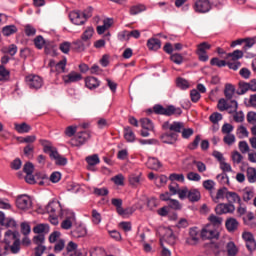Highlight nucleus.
<instances>
[{
    "label": "nucleus",
    "instance_id": "obj_44",
    "mask_svg": "<svg viewBox=\"0 0 256 256\" xmlns=\"http://www.w3.org/2000/svg\"><path fill=\"white\" fill-rule=\"evenodd\" d=\"M209 221L211 224H208V225H213L215 229V227H219L221 223H223V218L216 216L215 214H212L209 216Z\"/></svg>",
    "mask_w": 256,
    "mask_h": 256
},
{
    "label": "nucleus",
    "instance_id": "obj_8",
    "mask_svg": "<svg viewBox=\"0 0 256 256\" xmlns=\"http://www.w3.org/2000/svg\"><path fill=\"white\" fill-rule=\"evenodd\" d=\"M25 82L30 89H35V91L43 87V78H41L39 75L30 74L25 77Z\"/></svg>",
    "mask_w": 256,
    "mask_h": 256
},
{
    "label": "nucleus",
    "instance_id": "obj_7",
    "mask_svg": "<svg viewBox=\"0 0 256 256\" xmlns=\"http://www.w3.org/2000/svg\"><path fill=\"white\" fill-rule=\"evenodd\" d=\"M192 7L200 15H205V13H209L212 9L211 1L209 0H195Z\"/></svg>",
    "mask_w": 256,
    "mask_h": 256
},
{
    "label": "nucleus",
    "instance_id": "obj_33",
    "mask_svg": "<svg viewBox=\"0 0 256 256\" xmlns=\"http://www.w3.org/2000/svg\"><path fill=\"white\" fill-rule=\"evenodd\" d=\"M228 256H236L239 253V248L235 245V242L230 241L226 245Z\"/></svg>",
    "mask_w": 256,
    "mask_h": 256
},
{
    "label": "nucleus",
    "instance_id": "obj_55",
    "mask_svg": "<svg viewBox=\"0 0 256 256\" xmlns=\"http://www.w3.org/2000/svg\"><path fill=\"white\" fill-rule=\"evenodd\" d=\"M170 61H172V63H175V65H182L183 55H181L179 53H174V54L170 55Z\"/></svg>",
    "mask_w": 256,
    "mask_h": 256
},
{
    "label": "nucleus",
    "instance_id": "obj_19",
    "mask_svg": "<svg viewBox=\"0 0 256 256\" xmlns=\"http://www.w3.org/2000/svg\"><path fill=\"white\" fill-rule=\"evenodd\" d=\"M186 243H188V245H197V243H199V231L197 230V227L190 228L189 237L187 238Z\"/></svg>",
    "mask_w": 256,
    "mask_h": 256
},
{
    "label": "nucleus",
    "instance_id": "obj_39",
    "mask_svg": "<svg viewBox=\"0 0 256 256\" xmlns=\"http://www.w3.org/2000/svg\"><path fill=\"white\" fill-rule=\"evenodd\" d=\"M0 81H9L11 79V71L7 70L5 66L0 65Z\"/></svg>",
    "mask_w": 256,
    "mask_h": 256
},
{
    "label": "nucleus",
    "instance_id": "obj_59",
    "mask_svg": "<svg viewBox=\"0 0 256 256\" xmlns=\"http://www.w3.org/2000/svg\"><path fill=\"white\" fill-rule=\"evenodd\" d=\"M228 57H232V61H239V59H243V51L234 50L232 53H228Z\"/></svg>",
    "mask_w": 256,
    "mask_h": 256
},
{
    "label": "nucleus",
    "instance_id": "obj_57",
    "mask_svg": "<svg viewBox=\"0 0 256 256\" xmlns=\"http://www.w3.org/2000/svg\"><path fill=\"white\" fill-rule=\"evenodd\" d=\"M24 33L27 37H34L37 34V29L30 24H27L24 28Z\"/></svg>",
    "mask_w": 256,
    "mask_h": 256
},
{
    "label": "nucleus",
    "instance_id": "obj_10",
    "mask_svg": "<svg viewBox=\"0 0 256 256\" xmlns=\"http://www.w3.org/2000/svg\"><path fill=\"white\" fill-rule=\"evenodd\" d=\"M211 49V44L208 42H202L197 45L196 54L198 55L199 61H202L203 63H207L209 61V55H207V51Z\"/></svg>",
    "mask_w": 256,
    "mask_h": 256
},
{
    "label": "nucleus",
    "instance_id": "obj_45",
    "mask_svg": "<svg viewBox=\"0 0 256 256\" xmlns=\"http://www.w3.org/2000/svg\"><path fill=\"white\" fill-rule=\"evenodd\" d=\"M199 143H201V135H196L194 140L188 144L189 151H195L199 148Z\"/></svg>",
    "mask_w": 256,
    "mask_h": 256
},
{
    "label": "nucleus",
    "instance_id": "obj_31",
    "mask_svg": "<svg viewBox=\"0 0 256 256\" xmlns=\"http://www.w3.org/2000/svg\"><path fill=\"white\" fill-rule=\"evenodd\" d=\"M224 95L227 101H231L235 95V86L233 84H226L224 89Z\"/></svg>",
    "mask_w": 256,
    "mask_h": 256
},
{
    "label": "nucleus",
    "instance_id": "obj_53",
    "mask_svg": "<svg viewBox=\"0 0 256 256\" xmlns=\"http://www.w3.org/2000/svg\"><path fill=\"white\" fill-rule=\"evenodd\" d=\"M59 49L62 53H64L65 55H68L69 52L72 50V44L70 42H62L59 45Z\"/></svg>",
    "mask_w": 256,
    "mask_h": 256
},
{
    "label": "nucleus",
    "instance_id": "obj_63",
    "mask_svg": "<svg viewBox=\"0 0 256 256\" xmlns=\"http://www.w3.org/2000/svg\"><path fill=\"white\" fill-rule=\"evenodd\" d=\"M190 97L192 103H198L199 99H201V93L197 89H193L190 91Z\"/></svg>",
    "mask_w": 256,
    "mask_h": 256
},
{
    "label": "nucleus",
    "instance_id": "obj_49",
    "mask_svg": "<svg viewBox=\"0 0 256 256\" xmlns=\"http://www.w3.org/2000/svg\"><path fill=\"white\" fill-rule=\"evenodd\" d=\"M254 195L255 194H254L253 190L246 188L243 190L242 199H243V201H245V203H249V201H251V199H253Z\"/></svg>",
    "mask_w": 256,
    "mask_h": 256
},
{
    "label": "nucleus",
    "instance_id": "obj_16",
    "mask_svg": "<svg viewBox=\"0 0 256 256\" xmlns=\"http://www.w3.org/2000/svg\"><path fill=\"white\" fill-rule=\"evenodd\" d=\"M84 83L85 87H87V89L90 91H95V89H98V87L101 86V81L95 76H87L84 79Z\"/></svg>",
    "mask_w": 256,
    "mask_h": 256
},
{
    "label": "nucleus",
    "instance_id": "obj_47",
    "mask_svg": "<svg viewBox=\"0 0 256 256\" xmlns=\"http://www.w3.org/2000/svg\"><path fill=\"white\" fill-rule=\"evenodd\" d=\"M244 43L245 45L243 46V51H247L249 49H251V47H253V45H255L256 43V37H247L244 38Z\"/></svg>",
    "mask_w": 256,
    "mask_h": 256
},
{
    "label": "nucleus",
    "instance_id": "obj_48",
    "mask_svg": "<svg viewBox=\"0 0 256 256\" xmlns=\"http://www.w3.org/2000/svg\"><path fill=\"white\" fill-rule=\"evenodd\" d=\"M176 85L179 89L183 91L189 89V82L185 78L178 77L176 79Z\"/></svg>",
    "mask_w": 256,
    "mask_h": 256
},
{
    "label": "nucleus",
    "instance_id": "obj_18",
    "mask_svg": "<svg viewBox=\"0 0 256 256\" xmlns=\"http://www.w3.org/2000/svg\"><path fill=\"white\" fill-rule=\"evenodd\" d=\"M87 47H91V43L84 42L82 39L72 42V51L76 53L85 51Z\"/></svg>",
    "mask_w": 256,
    "mask_h": 256
},
{
    "label": "nucleus",
    "instance_id": "obj_14",
    "mask_svg": "<svg viewBox=\"0 0 256 256\" xmlns=\"http://www.w3.org/2000/svg\"><path fill=\"white\" fill-rule=\"evenodd\" d=\"M216 215H227V213H235V205L229 203H220L215 207Z\"/></svg>",
    "mask_w": 256,
    "mask_h": 256
},
{
    "label": "nucleus",
    "instance_id": "obj_30",
    "mask_svg": "<svg viewBox=\"0 0 256 256\" xmlns=\"http://www.w3.org/2000/svg\"><path fill=\"white\" fill-rule=\"evenodd\" d=\"M93 33H95V29L93 27H88L81 35V40L85 43H91V38L93 37Z\"/></svg>",
    "mask_w": 256,
    "mask_h": 256
},
{
    "label": "nucleus",
    "instance_id": "obj_34",
    "mask_svg": "<svg viewBox=\"0 0 256 256\" xmlns=\"http://www.w3.org/2000/svg\"><path fill=\"white\" fill-rule=\"evenodd\" d=\"M40 143L43 146L44 153H49V157H51L52 152L57 151V148L51 146V142L47 140H40Z\"/></svg>",
    "mask_w": 256,
    "mask_h": 256
},
{
    "label": "nucleus",
    "instance_id": "obj_27",
    "mask_svg": "<svg viewBox=\"0 0 256 256\" xmlns=\"http://www.w3.org/2000/svg\"><path fill=\"white\" fill-rule=\"evenodd\" d=\"M147 47L150 51H159L161 40L158 38H150L147 41Z\"/></svg>",
    "mask_w": 256,
    "mask_h": 256
},
{
    "label": "nucleus",
    "instance_id": "obj_4",
    "mask_svg": "<svg viewBox=\"0 0 256 256\" xmlns=\"http://www.w3.org/2000/svg\"><path fill=\"white\" fill-rule=\"evenodd\" d=\"M111 203L116 207V213L120 217H123V219H128V217L135 213V207L133 206L123 208V199L121 198H112Z\"/></svg>",
    "mask_w": 256,
    "mask_h": 256
},
{
    "label": "nucleus",
    "instance_id": "obj_60",
    "mask_svg": "<svg viewBox=\"0 0 256 256\" xmlns=\"http://www.w3.org/2000/svg\"><path fill=\"white\" fill-rule=\"evenodd\" d=\"M77 133V126H68L66 127L64 134L66 137H75V134Z\"/></svg>",
    "mask_w": 256,
    "mask_h": 256
},
{
    "label": "nucleus",
    "instance_id": "obj_24",
    "mask_svg": "<svg viewBox=\"0 0 256 256\" xmlns=\"http://www.w3.org/2000/svg\"><path fill=\"white\" fill-rule=\"evenodd\" d=\"M146 167L148 169H152L153 171H159L163 165L161 164V161L155 157L148 158V161L146 162Z\"/></svg>",
    "mask_w": 256,
    "mask_h": 256
},
{
    "label": "nucleus",
    "instance_id": "obj_17",
    "mask_svg": "<svg viewBox=\"0 0 256 256\" xmlns=\"http://www.w3.org/2000/svg\"><path fill=\"white\" fill-rule=\"evenodd\" d=\"M83 79V75L80 73H77L75 71H71L68 75H64L62 77L63 82L66 85H69V83H77L78 81H81Z\"/></svg>",
    "mask_w": 256,
    "mask_h": 256
},
{
    "label": "nucleus",
    "instance_id": "obj_40",
    "mask_svg": "<svg viewBox=\"0 0 256 256\" xmlns=\"http://www.w3.org/2000/svg\"><path fill=\"white\" fill-rule=\"evenodd\" d=\"M23 153L28 159H33V155L35 153V145L27 144L23 149Z\"/></svg>",
    "mask_w": 256,
    "mask_h": 256
},
{
    "label": "nucleus",
    "instance_id": "obj_15",
    "mask_svg": "<svg viewBox=\"0 0 256 256\" xmlns=\"http://www.w3.org/2000/svg\"><path fill=\"white\" fill-rule=\"evenodd\" d=\"M69 19L74 25H85V23H87L83 14L79 10L71 11L69 13Z\"/></svg>",
    "mask_w": 256,
    "mask_h": 256
},
{
    "label": "nucleus",
    "instance_id": "obj_35",
    "mask_svg": "<svg viewBox=\"0 0 256 256\" xmlns=\"http://www.w3.org/2000/svg\"><path fill=\"white\" fill-rule=\"evenodd\" d=\"M227 193H229V189H227V187H222L218 189L216 197L213 198L214 203H219V199H225Z\"/></svg>",
    "mask_w": 256,
    "mask_h": 256
},
{
    "label": "nucleus",
    "instance_id": "obj_58",
    "mask_svg": "<svg viewBox=\"0 0 256 256\" xmlns=\"http://www.w3.org/2000/svg\"><path fill=\"white\" fill-rule=\"evenodd\" d=\"M222 119L223 115H221V113L219 112H214L209 117V121H211V123H213L214 125H217V123H219V121H221Z\"/></svg>",
    "mask_w": 256,
    "mask_h": 256
},
{
    "label": "nucleus",
    "instance_id": "obj_38",
    "mask_svg": "<svg viewBox=\"0 0 256 256\" xmlns=\"http://www.w3.org/2000/svg\"><path fill=\"white\" fill-rule=\"evenodd\" d=\"M33 232L37 235H43V233H49V225L38 224L33 228Z\"/></svg>",
    "mask_w": 256,
    "mask_h": 256
},
{
    "label": "nucleus",
    "instance_id": "obj_3",
    "mask_svg": "<svg viewBox=\"0 0 256 256\" xmlns=\"http://www.w3.org/2000/svg\"><path fill=\"white\" fill-rule=\"evenodd\" d=\"M147 113H155V115H164V117H181L183 115V110L179 107H175L174 105L163 106L161 104H155L153 108H149Z\"/></svg>",
    "mask_w": 256,
    "mask_h": 256
},
{
    "label": "nucleus",
    "instance_id": "obj_56",
    "mask_svg": "<svg viewBox=\"0 0 256 256\" xmlns=\"http://www.w3.org/2000/svg\"><path fill=\"white\" fill-rule=\"evenodd\" d=\"M34 45L36 49H43V47H45V38H43L41 35L36 36L34 39Z\"/></svg>",
    "mask_w": 256,
    "mask_h": 256
},
{
    "label": "nucleus",
    "instance_id": "obj_43",
    "mask_svg": "<svg viewBox=\"0 0 256 256\" xmlns=\"http://www.w3.org/2000/svg\"><path fill=\"white\" fill-rule=\"evenodd\" d=\"M67 58H63L58 63H56L57 73H67Z\"/></svg>",
    "mask_w": 256,
    "mask_h": 256
},
{
    "label": "nucleus",
    "instance_id": "obj_50",
    "mask_svg": "<svg viewBox=\"0 0 256 256\" xmlns=\"http://www.w3.org/2000/svg\"><path fill=\"white\" fill-rule=\"evenodd\" d=\"M93 194L96 195V197H107L109 195V189L103 187V188H94Z\"/></svg>",
    "mask_w": 256,
    "mask_h": 256
},
{
    "label": "nucleus",
    "instance_id": "obj_29",
    "mask_svg": "<svg viewBox=\"0 0 256 256\" xmlns=\"http://www.w3.org/2000/svg\"><path fill=\"white\" fill-rule=\"evenodd\" d=\"M188 200L191 203H197V201L201 200V192L197 189L188 190Z\"/></svg>",
    "mask_w": 256,
    "mask_h": 256
},
{
    "label": "nucleus",
    "instance_id": "obj_5",
    "mask_svg": "<svg viewBox=\"0 0 256 256\" xmlns=\"http://www.w3.org/2000/svg\"><path fill=\"white\" fill-rule=\"evenodd\" d=\"M91 139V132L89 130H84L77 132L75 137L72 138L68 143L71 147H82L85 145L87 140Z\"/></svg>",
    "mask_w": 256,
    "mask_h": 256
},
{
    "label": "nucleus",
    "instance_id": "obj_6",
    "mask_svg": "<svg viewBox=\"0 0 256 256\" xmlns=\"http://www.w3.org/2000/svg\"><path fill=\"white\" fill-rule=\"evenodd\" d=\"M217 107L220 111H228V113H237V109H239V104L236 100H230L227 102L225 98H221L218 101Z\"/></svg>",
    "mask_w": 256,
    "mask_h": 256
},
{
    "label": "nucleus",
    "instance_id": "obj_41",
    "mask_svg": "<svg viewBox=\"0 0 256 256\" xmlns=\"http://www.w3.org/2000/svg\"><path fill=\"white\" fill-rule=\"evenodd\" d=\"M17 32V26L15 25H8L2 28V33L4 37H9L11 35H14V33Z\"/></svg>",
    "mask_w": 256,
    "mask_h": 256
},
{
    "label": "nucleus",
    "instance_id": "obj_61",
    "mask_svg": "<svg viewBox=\"0 0 256 256\" xmlns=\"http://www.w3.org/2000/svg\"><path fill=\"white\" fill-rule=\"evenodd\" d=\"M77 243L70 241L67 246H66V251L68 254H70V256H73V253H75V251H77Z\"/></svg>",
    "mask_w": 256,
    "mask_h": 256
},
{
    "label": "nucleus",
    "instance_id": "obj_28",
    "mask_svg": "<svg viewBox=\"0 0 256 256\" xmlns=\"http://www.w3.org/2000/svg\"><path fill=\"white\" fill-rule=\"evenodd\" d=\"M124 139L127 143H135V132H133V129L129 126L124 127Z\"/></svg>",
    "mask_w": 256,
    "mask_h": 256
},
{
    "label": "nucleus",
    "instance_id": "obj_25",
    "mask_svg": "<svg viewBox=\"0 0 256 256\" xmlns=\"http://www.w3.org/2000/svg\"><path fill=\"white\" fill-rule=\"evenodd\" d=\"M50 159H54L56 165L59 167H65L67 165V158L61 156L58 151H54L50 154Z\"/></svg>",
    "mask_w": 256,
    "mask_h": 256
},
{
    "label": "nucleus",
    "instance_id": "obj_11",
    "mask_svg": "<svg viewBox=\"0 0 256 256\" xmlns=\"http://www.w3.org/2000/svg\"><path fill=\"white\" fill-rule=\"evenodd\" d=\"M140 124L142 127V130L140 131L141 137H149V131L155 130V125L153 124V121H151V119L149 118L140 119Z\"/></svg>",
    "mask_w": 256,
    "mask_h": 256
},
{
    "label": "nucleus",
    "instance_id": "obj_37",
    "mask_svg": "<svg viewBox=\"0 0 256 256\" xmlns=\"http://www.w3.org/2000/svg\"><path fill=\"white\" fill-rule=\"evenodd\" d=\"M143 11H147V6L144 4H137L130 8V15H139V13H143Z\"/></svg>",
    "mask_w": 256,
    "mask_h": 256
},
{
    "label": "nucleus",
    "instance_id": "obj_20",
    "mask_svg": "<svg viewBox=\"0 0 256 256\" xmlns=\"http://www.w3.org/2000/svg\"><path fill=\"white\" fill-rule=\"evenodd\" d=\"M86 163L88 164V171H95V165H99V163H101V160L99 159V155L94 154L86 157Z\"/></svg>",
    "mask_w": 256,
    "mask_h": 256
},
{
    "label": "nucleus",
    "instance_id": "obj_26",
    "mask_svg": "<svg viewBox=\"0 0 256 256\" xmlns=\"http://www.w3.org/2000/svg\"><path fill=\"white\" fill-rule=\"evenodd\" d=\"M225 227L229 233H233L239 228V221L235 218H228L225 222Z\"/></svg>",
    "mask_w": 256,
    "mask_h": 256
},
{
    "label": "nucleus",
    "instance_id": "obj_42",
    "mask_svg": "<svg viewBox=\"0 0 256 256\" xmlns=\"http://www.w3.org/2000/svg\"><path fill=\"white\" fill-rule=\"evenodd\" d=\"M238 90H237V95H245V93H247V91H250L249 88V83L245 82V81H240L238 83Z\"/></svg>",
    "mask_w": 256,
    "mask_h": 256
},
{
    "label": "nucleus",
    "instance_id": "obj_21",
    "mask_svg": "<svg viewBox=\"0 0 256 256\" xmlns=\"http://www.w3.org/2000/svg\"><path fill=\"white\" fill-rule=\"evenodd\" d=\"M32 129L33 128L31 127V125H29L26 122L14 123V130L17 131L20 135H24L25 133H30Z\"/></svg>",
    "mask_w": 256,
    "mask_h": 256
},
{
    "label": "nucleus",
    "instance_id": "obj_32",
    "mask_svg": "<svg viewBox=\"0 0 256 256\" xmlns=\"http://www.w3.org/2000/svg\"><path fill=\"white\" fill-rule=\"evenodd\" d=\"M73 221H75V214H72L69 217H66L65 220L61 223V228L65 229L66 231H69L73 227Z\"/></svg>",
    "mask_w": 256,
    "mask_h": 256
},
{
    "label": "nucleus",
    "instance_id": "obj_46",
    "mask_svg": "<svg viewBox=\"0 0 256 256\" xmlns=\"http://www.w3.org/2000/svg\"><path fill=\"white\" fill-rule=\"evenodd\" d=\"M180 133L182 134V139H190L195 131L193 130V128H185V123H183V127Z\"/></svg>",
    "mask_w": 256,
    "mask_h": 256
},
{
    "label": "nucleus",
    "instance_id": "obj_1",
    "mask_svg": "<svg viewBox=\"0 0 256 256\" xmlns=\"http://www.w3.org/2000/svg\"><path fill=\"white\" fill-rule=\"evenodd\" d=\"M162 129L163 131L170 132L162 133L160 135V141L166 145H175V143L179 141V133H181V129H183V122L174 121L169 123V121H166L162 124Z\"/></svg>",
    "mask_w": 256,
    "mask_h": 256
},
{
    "label": "nucleus",
    "instance_id": "obj_23",
    "mask_svg": "<svg viewBox=\"0 0 256 256\" xmlns=\"http://www.w3.org/2000/svg\"><path fill=\"white\" fill-rule=\"evenodd\" d=\"M226 199L229 205H234V203H238V205H243V202L241 201V196H239V194H237L236 192L228 191L226 193Z\"/></svg>",
    "mask_w": 256,
    "mask_h": 256
},
{
    "label": "nucleus",
    "instance_id": "obj_22",
    "mask_svg": "<svg viewBox=\"0 0 256 256\" xmlns=\"http://www.w3.org/2000/svg\"><path fill=\"white\" fill-rule=\"evenodd\" d=\"M71 235L74 239H81V237H85V235H87V228L83 225H78L73 228Z\"/></svg>",
    "mask_w": 256,
    "mask_h": 256
},
{
    "label": "nucleus",
    "instance_id": "obj_2",
    "mask_svg": "<svg viewBox=\"0 0 256 256\" xmlns=\"http://www.w3.org/2000/svg\"><path fill=\"white\" fill-rule=\"evenodd\" d=\"M4 243L5 251H7V249L10 247L11 253L17 255V253L21 251V234H19L17 231L7 230L5 232Z\"/></svg>",
    "mask_w": 256,
    "mask_h": 256
},
{
    "label": "nucleus",
    "instance_id": "obj_52",
    "mask_svg": "<svg viewBox=\"0 0 256 256\" xmlns=\"http://www.w3.org/2000/svg\"><path fill=\"white\" fill-rule=\"evenodd\" d=\"M247 179L250 183L256 182V169L253 167H249L247 169Z\"/></svg>",
    "mask_w": 256,
    "mask_h": 256
},
{
    "label": "nucleus",
    "instance_id": "obj_13",
    "mask_svg": "<svg viewBox=\"0 0 256 256\" xmlns=\"http://www.w3.org/2000/svg\"><path fill=\"white\" fill-rule=\"evenodd\" d=\"M63 207H61V202L57 200H52L46 206V213L49 215H61Z\"/></svg>",
    "mask_w": 256,
    "mask_h": 256
},
{
    "label": "nucleus",
    "instance_id": "obj_62",
    "mask_svg": "<svg viewBox=\"0 0 256 256\" xmlns=\"http://www.w3.org/2000/svg\"><path fill=\"white\" fill-rule=\"evenodd\" d=\"M24 173L26 175H33V171H35V166L31 162H26L24 167H23Z\"/></svg>",
    "mask_w": 256,
    "mask_h": 256
},
{
    "label": "nucleus",
    "instance_id": "obj_9",
    "mask_svg": "<svg viewBox=\"0 0 256 256\" xmlns=\"http://www.w3.org/2000/svg\"><path fill=\"white\" fill-rule=\"evenodd\" d=\"M200 237L203 239V241H207V239H219V231H217L213 225L207 224L201 230Z\"/></svg>",
    "mask_w": 256,
    "mask_h": 256
},
{
    "label": "nucleus",
    "instance_id": "obj_12",
    "mask_svg": "<svg viewBox=\"0 0 256 256\" xmlns=\"http://www.w3.org/2000/svg\"><path fill=\"white\" fill-rule=\"evenodd\" d=\"M31 205H33V203L31 201V197H29L28 195H20L16 199V206L18 209H21L22 211L31 209Z\"/></svg>",
    "mask_w": 256,
    "mask_h": 256
},
{
    "label": "nucleus",
    "instance_id": "obj_51",
    "mask_svg": "<svg viewBox=\"0 0 256 256\" xmlns=\"http://www.w3.org/2000/svg\"><path fill=\"white\" fill-rule=\"evenodd\" d=\"M32 241L34 245H37V247H43V243H45V234H38L34 236Z\"/></svg>",
    "mask_w": 256,
    "mask_h": 256
},
{
    "label": "nucleus",
    "instance_id": "obj_36",
    "mask_svg": "<svg viewBox=\"0 0 256 256\" xmlns=\"http://www.w3.org/2000/svg\"><path fill=\"white\" fill-rule=\"evenodd\" d=\"M164 239L169 243V245H175V241H177V236L173 233L171 228H168L166 234L164 235Z\"/></svg>",
    "mask_w": 256,
    "mask_h": 256
},
{
    "label": "nucleus",
    "instance_id": "obj_64",
    "mask_svg": "<svg viewBox=\"0 0 256 256\" xmlns=\"http://www.w3.org/2000/svg\"><path fill=\"white\" fill-rule=\"evenodd\" d=\"M92 221L95 225H99V223H101V213L95 209L92 210Z\"/></svg>",
    "mask_w": 256,
    "mask_h": 256
},
{
    "label": "nucleus",
    "instance_id": "obj_54",
    "mask_svg": "<svg viewBox=\"0 0 256 256\" xmlns=\"http://www.w3.org/2000/svg\"><path fill=\"white\" fill-rule=\"evenodd\" d=\"M210 65H212L213 67H226L227 61L220 60L219 58L214 57L210 60Z\"/></svg>",
    "mask_w": 256,
    "mask_h": 256
}]
</instances>
